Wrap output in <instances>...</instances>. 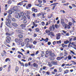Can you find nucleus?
<instances>
[{"label":"nucleus","mask_w":76,"mask_h":76,"mask_svg":"<svg viewBox=\"0 0 76 76\" xmlns=\"http://www.w3.org/2000/svg\"><path fill=\"white\" fill-rule=\"evenodd\" d=\"M12 1L9 0L8 1L7 4H12Z\"/></svg>","instance_id":"72a5a7b5"},{"label":"nucleus","mask_w":76,"mask_h":76,"mask_svg":"<svg viewBox=\"0 0 76 76\" xmlns=\"http://www.w3.org/2000/svg\"><path fill=\"white\" fill-rule=\"evenodd\" d=\"M52 43L53 45H55L56 44V41H54Z\"/></svg>","instance_id":"052dcab7"},{"label":"nucleus","mask_w":76,"mask_h":76,"mask_svg":"<svg viewBox=\"0 0 76 76\" xmlns=\"http://www.w3.org/2000/svg\"><path fill=\"white\" fill-rule=\"evenodd\" d=\"M19 8L17 6H14L13 7L12 9V11L13 12H15V11H16L18 10Z\"/></svg>","instance_id":"39448f33"},{"label":"nucleus","mask_w":76,"mask_h":76,"mask_svg":"<svg viewBox=\"0 0 76 76\" xmlns=\"http://www.w3.org/2000/svg\"><path fill=\"white\" fill-rule=\"evenodd\" d=\"M15 41L16 42H19V40L18 39H15Z\"/></svg>","instance_id":"8fccbe9b"},{"label":"nucleus","mask_w":76,"mask_h":76,"mask_svg":"<svg viewBox=\"0 0 76 76\" xmlns=\"http://www.w3.org/2000/svg\"><path fill=\"white\" fill-rule=\"evenodd\" d=\"M38 20H39V19L38 18L37 19V20H35L34 21V22L35 23H38Z\"/></svg>","instance_id":"e433bc0d"},{"label":"nucleus","mask_w":76,"mask_h":76,"mask_svg":"<svg viewBox=\"0 0 76 76\" xmlns=\"http://www.w3.org/2000/svg\"><path fill=\"white\" fill-rule=\"evenodd\" d=\"M8 13H9V14H10V15H12V11L10 10H9L8 11Z\"/></svg>","instance_id":"bb28decb"},{"label":"nucleus","mask_w":76,"mask_h":76,"mask_svg":"<svg viewBox=\"0 0 76 76\" xmlns=\"http://www.w3.org/2000/svg\"><path fill=\"white\" fill-rule=\"evenodd\" d=\"M62 32H63V33H64V34H66V32H67L66 31L64 30H62Z\"/></svg>","instance_id":"69168bd1"},{"label":"nucleus","mask_w":76,"mask_h":76,"mask_svg":"<svg viewBox=\"0 0 76 76\" xmlns=\"http://www.w3.org/2000/svg\"><path fill=\"white\" fill-rule=\"evenodd\" d=\"M69 26H72V23L71 22H69Z\"/></svg>","instance_id":"49530a36"},{"label":"nucleus","mask_w":76,"mask_h":76,"mask_svg":"<svg viewBox=\"0 0 76 76\" xmlns=\"http://www.w3.org/2000/svg\"><path fill=\"white\" fill-rule=\"evenodd\" d=\"M23 2V1H22L20 2H19L17 4V6H22V5H23L22 3Z\"/></svg>","instance_id":"5701e85b"},{"label":"nucleus","mask_w":76,"mask_h":76,"mask_svg":"<svg viewBox=\"0 0 76 76\" xmlns=\"http://www.w3.org/2000/svg\"><path fill=\"white\" fill-rule=\"evenodd\" d=\"M64 44H67L68 43H69V41L68 40H66V41H64Z\"/></svg>","instance_id":"2f4dec72"},{"label":"nucleus","mask_w":76,"mask_h":76,"mask_svg":"<svg viewBox=\"0 0 76 76\" xmlns=\"http://www.w3.org/2000/svg\"><path fill=\"white\" fill-rule=\"evenodd\" d=\"M33 23L34 26H35V27H37V26L38 25L37 24L36 25V24L35 23V22H33Z\"/></svg>","instance_id":"c03bdc74"},{"label":"nucleus","mask_w":76,"mask_h":76,"mask_svg":"<svg viewBox=\"0 0 76 76\" xmlns=\"http://www.w3.org/2000/svg\"><path fill=\"white\" fill-rule=\"evenodd\" d=\"M55 30V27L54 25H52V31H54Z\"/></svg>","instance_id":"58836bf2"},{"label":"nucleus","mask_w":76,"mask_h":76,"mask_svg":"<svg viewBox=\"0 0 76 76\" xmlns=\"http://www.w3.org/2000/svg\"><path fill=\"white\" fill-rule=\"evenodd\" d=\"M71 42H70L68 44V47L69 48L70 47V45L71 44Z\"/></svg>","instance_id":"338daca9"},{"label":"nucleus","mask_w":76,"mask_h":76,"mask_svg":"<svg viewBox=\"0 0 76 76\" xmlns=\"http://www.w3.org/2000/svg\"><path fill=\"white\" fill-rule=\"evenodd\" d=\"M45 69H46V66H43L42 69V70H45Z\"/></svg>","instance_id":"774afa93"},{"label":"nucleus","mask_w":76,"mask_h":76,"mask_svg":"<svg viewBox=\"0 0 76 76\" xmlns=\"http://www.w3.org/2000/svg\"><path fill=\"white\" fill-rule=\"evenodd\" d=\"M20 26L23 29H25V28L26 27V24H22L20 25Z\"/></svg>","instance_id":"0eeeda50"},{"label":"nucleus","mask_w":76,"mask_h":76,"mask_svg":"<svg viewBox=\"0 0 76 76\" xmlns=\"http://www.w3.org/2000/svg\"><path fill=\"white\" fill-rule=\"evenodd\" d=\"M12 21L13 22H15V21L16 20L14 18H12Z\"/></svg>","instance_id":"5fc2aeb1"},{"label":"nucleus","mask_w":76,"mask_h":76,"mask_svg":"<svg viewBox=\"0 0 76 76\" xmlns=\"http://www.w3.org/2000/svg\"><path fill=\"white\" fill-rule=\"evenodd\" d=\"M49 29V30L50 31H52V30L53 31V30H52V29H53V28L52 26H50Z\"/></svg>","instance_id":"4c0bfd02"},{"label":"nucleus","mask_w":76,"mask_h":76,"mask_svg":"<svg viewBox=\"0 0 76 76\" xmlns=\"http://www.w3.org/2000/svg\"><path fill=\"white\" fill-rule=\"evenodd\" d=\"M37 42L36 41H34L33 42V44L34 45H37Z\"/></svg>","instance_id":"37998d69"},{"label":"nucleus","mask_w":76,"mask_h":76,"mask_svg":"<svg viewBox=\"0 0 76 76\" xmlns=\"http://www.w3.org/2000/svg\"><path fill=\"white\" fill-rule=\"evenodd\" d=\"M26 47L27 48H32L33 47V45H29V44L27 43L26 44Z\"/></svg>","instance_id":"6e6552de"},{"label":"nucleus","mask_w":76,"mask_h":76,"mask_svg":"<svg viewBox=\"0 0 76 76\" xmlns=\"http://www.w3.org/2000/svg\"><path fill=\"white\" fill-rule=\"evenodd\" d=\"M5 32H9V29L8 28L6 27L5 28Z\"/></svg>","instance_id":"4be33fe9"},{"label":"nucleus","mask_w":76,"mask_h":76,"mask_svg":"<svg viewBox=\"0 0 76 76\" xmlns=\"http://www.w3.org/2000/svg\"><path fill=\"white\" fill-rule=\"evenodd\" d=\"M63 58H64V56L62 57H58L57 58V60H58V61H59V60H60Z\"/></svg>","instance_id":"a211bd4d"},{"label":"nucleus","mask_w":76,"mask_h":76,"mask_svg":"<svg viewBox=\"0 0 76 76\" xmlns=\"http://www.w3.org/2000/svg\"><path fill=\"white\" fill-rule=\"evenodd\" d=\"M36 6H38L39 7H41L42 6V5L41 3H39L37 5H36Z\"/></svg>","instance_id":"412c9836"},{"label":"nucleus","mask_w":76,"mask_h":76,"mask_svg":"<svg viewBox=\"0 0 76 76\" xmlns=\"http://www.w3.org/2000/svg\"><path fill=\"white\" fill-rule=\"evenodd\" d=\"M50 34L52 36V37H54L55 36V34H54V33L52 31L50 32Z\"/></svg>","instance_id":"c85d7f7f"},{"label":"nucleus","mask_w":76,"mask_h":76,"mask_svg":"<svg viewBox=\"0 0 76 76\" xmlns=\"http://www.w3.org/2000/svg\"><path fill=\"white\" fill-rule=\"evenodd\" d=\"M5 35L6 36H7L6 37V42L7 43H10L11 41V40L12 39H11V37H10L11 36V34H10L8 32H6L5 33Z\"/></svg>","instance_id":"f257e3e1"},{"label":"nucleus","mask_w":76,"mask_h":76,"mask_svg":"<svg viewBox=\"0 0 76 76\" xmlns=\"http://www.w3.org/2000/svg\"><path fill=\"white\" fill-rule=\"evenodd\" d=\"M70 26H71L69 25H67L66 24V28H67V29H70V28H71L70 27Z\"/></svg>","instance_id":"473e14b6"},{"label":"nucleus","mask_w":76,"mask_h":76,"mask_svg":"<svg viewBox=\"0 0 76 76\" xmlns=\"http://www.w3.org/2000/svg\"><path fill=\"white\" fill-rule=\"evenodd\" d=\"M48 65H49V67H52V65H51V63L50 62H49Z\"/></svg>","instance_id":"864d4df0"},{"label":"nucleus","mask_w":76,"mask_h":76,"mask_svg":"<svg viewBox=\"0 0 76 76\" xmlns=\"http://www.w3.org/2000/svg\"><path fill=\"white\" fill-rule=\"evenodd\" d=\"M68 60H71V58H72V56H71L69 55L68 57Z\"/></svg>","instance_id":"a19ab883"},{"label":"nucleus","mask_w":76,"mask_h":76,"mask_svg":"<svg viewBox=\"0 0 76 76\" xmlns=\"http://www.w3.org/2000/svg\"><path fill=\"white\" fill-rule=\"evenodd\" d=\"M45 32L49 36H50V33L51 32H50V31L49 30H48V29H47L45 31Z\"/></svg>","instance_id":"f8f14e48"},{"label":"nucleus","mask_w":76,"mask_h":76,"mask_svg":"<svg viewBox=\"0 0 76 76\" xmlns=\"http://www.w3.org/2000/svg\"><path fill=\"white\" fill-rule=\"evenodd\" d=\"M11 15H8L7 16V18H8V19H9L10 18H11Z\"/></svg>","instance_id":"de8ad7c7"},{"label":"nucleus","mask_w":76,"mask_h":76,"mask_svg":"<svg viewBox=\"0 0 76 76\" xmlns=\"http://www.w3.org/2000/svg\"><path fill=\"white\" fill-rule=\"evenodd\" d=\"M60 12H61V13L63 12V13H65V11H64V10H61Z\"/></svg>","instance_id":"4d7b16f0"},{"label":"nucleus","mask_w":76,"mask_h":76,"mask_svg":"<svg viewBox=\"0 0 76 76\" xmlns=\"http://www.w3.org/2000/svg\"><path fill=\"white\" fill-rule=\"evenodd\" d=\"M19 12H20V10H18L17 11H15V12H13L14 13V14H19Z\"/></svg>","instance_id":"6ab92c4d"},{"label":"nucleus","mask_w":76,"mask_h":76,"mask_svg":"<svg viewBox=\"0 0 76 76\" xmlns=\"http://www.w3.org/2000/svg\"><path fill=\"white\" fill-rule=\"evenodd\" d=\"M38 1L39 3H42V1L41 0H38Z\"/></svg>","instance_id":"680f3d73"},{"label":"nucleus","mask_w":76,"mask_h":76,"mask_svg":"<svg viewBox=\"0 0 76 76\" xmlns=\"http://www.w3.org/2000/svg\"><path fill=\"white\" fill-rule=\"evenodd\" d=\"M33 66L34 67H38V65L37 64L34 63L33 64Z\"/></svg>","instance_id":"a878e982"},{"label":"nucleus","mask_w":76,"mask_h":76,"mask_svg":"<svg viewBox=\"0 0 76 76\" xmlns=\"http://www.w3.org/2000/svg\"><path fill=\"white\" fill-rule=\"evenodd\" d=\"M58 4V3H55L53 4H52L50 5V6H53L52 9V10H54L55 8H56V5Z\"/></svg>","instance_id":"423d86ee"},{"label":"nucleus","mask_w":76,"mask_h":76,"mask_svg":"<svg viewBox=\"0 0 76 76\" xmlns=\"http://www.w3.org/2000/svg\"><path fill=\"white\" fill-rule=\"evenodd\" d=\"M69 70L68 69H66L64 71V74H67V73H69Z\"/></svg>","instance_id":"393cba45"},{"label":"nucleus","mask_w":76,"mask_h":76,"mask_svg":"<svg viewBox=\"0 0 76 76\" xmlns=\"http://www.w3.org/2000/svg\"><path fill=\"white\" fill-rule=\"evenodd\" d=\"M71 45L74 46V47H76V45L75 44V43L74 42H72L71 43Z\"/></svg>","instance_id":"f704fd0d"},{"label":"nucleus","mask_w":76,"mask_h":76,"mask_svg":"<svg viewBox=\"0 0 76 76\" xmlns=\"http://www.w3.org/2000/svg\"><path fill=\"white\" fill-rule=\"evenodd\" d=\"M35 30L36 32H39V28H36Z\"/></svg>","instance_id":"ea45409f"},{"label":"nucleus","mask_w":76,"mask_h":76,"mask_svg":"<svg viewBox=\"0 0 76 76\" xmlns=\"http://www.w3.org/2000/svg\"><path fill=\"white\" fill-rule=\"evenodd\" d=\"M32 58H30L28 59V61H31L32 60Z\"/></svg>","instance_id":"e2e57ef3"},{"label":"nucleus","mask_w":76,"mask_h":76,"mask_svg":"<svg viewBox=\"0 0 76 76\" xmlns=\"http://www.w3.org/2000/svg\"><path fill=\"white\" fill-rule=\"evenodd\" d=\"M62 46L63 48H64V47H67V45H64V44H62Z\"/></svg>","instance_id":"7c9ffc66"},{"label":"nucleus","mask_w":76,"mask_h":76,"mask_svg":"<svg viewBox=\"0 0 76 76\" xmlns=\"http://www.w3.org/2000/svg\"><path fill=\"white\" fill-rule=\"evenodd\" d=\"M5 20L6 21H8V22L7 21H6L5 22V24L6 25H7V26H8L10 29L12 28V27L10 26V23L11 22V20H10V19H7V18H6L5 19Z\"/></svg>","instance_id":"f03ea898"},{"label":"nucleus","mask_w":76,"mask_h":76,"mask_svg":"<svg viewBox=\"0 0 76 76\" xmlns=\"http://www.w3.org/2000/svg\"><path fill=\"white\" fill-rule=\"evenodd\" d=\"M26 14H27L28 15H29L30 13V12H29V11H26Z\"/></svg>","instance_id":"0e129e2a"},{"label":"nucleus","mask_w":76,"mask_h":76,"mask_svg":"<svg viewBox=\"0 0 76 76\" xmlns=\"http://www.w3.org/2000/svg\"><path fill=\"white\" fill-rule=\"evenodd\" d=\"M29 38H27L25 39L24 42L26 44H29Z\"/></svg>","instance_id":"9b49d317"},{"label":"nucleus","mask_w":76,"mask_h":76,"mask_svg":"<svg viewBox=\"0 0 76 76\" xmlns=\"http://www.w3.org/2000/svg\"><path fill=\"white\" fill-rule=\"evenodd\" d=\"M59 70L60 72H61L62 71V69H61V68L59 67Z\"/></svg>","instance_id":"603ef678"},{"label":"nucleus","mask_w":76,"mask_h":76,"mask_svg":"<svg viewBox=\"0 0 76 76\" xmlns=\"http://www.w3.org/2000/svg\"><path fill=\"white\" fill-rule=\"evenodd\" d=\"M32 6V5H31V4H28L26 6V8L27 9H29V8L31 7Z\"/></svg>","instance_id":"2eb2a0df"},{"label":"nucleus","mask_w":76,"mask_h":76,"mask_svg":"<svg viewBox=\"0 0 76 76\" xmlns=\"http://www.w3.org/2000/svg\"><path fill=\"white\" fill-rule=\"evenodd\" d=\"M56 39H59L60 38V36H61V34L59 33L57 34L56 35Z\"/></svg>","instance_id":"9d476101"},{"label":"nucleus","mask_w":76,"mask_h":76,"mask_svg":"<svg viewBox=\"0 0 76 76\" xmlns=\"http://www.w3.org/2000/svg\"><path fill=\"white\" fill-rule=\"evenodd\" d=\"M24 19V20H26L27 19V18H26V16H24L23 18V19Z\"/></svg>","instance_id":"6e6d98bb"},{"label":"nucleus","mask_w":76,"mask_h":76,"mask_svg":"<svg viewBox=\"0 0 76 76\" xmlns=\"http://www.w3.org/2000/svg\"><path fill=\"white\" fill-rule=\"evenodd\" d=\"M61 23L63 27H64L65 29H66L67 28V24L65 23L64 22V20L62 19L61 20Z\"/></svg>","instance_id":"7ed1b4c3"},{"label":"nucleus","mask_w":76,"mask_h":76,"mask_svg":"<svg viewBox=\"0 0 76 76\" xmlns=\"http://www.w3.org/2000/svg\"><path fill=\"white\" fill-rule=\"evenodd\" d=\"M12 25L15 28L18 27V25L17 23H12Z\"/></svg>","instance_id":"dca6fc26"},{"label":"nucleus","mask_w":76,"mask_h":76,"mask_svg":"<svg viewBox=\"0 0 76 76\" xmlns=\"http://www.w3.org/2000/svg\"><path fill=\"white\" fill-rule=\"evenodd\" d=\"M24 44H25L24 43V42H23L21 43V45L22 46V47H23Z\"/></svg>","instance_id":"bf43d9fd"},{"label":"nucleus","mask_w":76,"mask_h":76,"mask_svg":"<svg viewBox=\"0 0 76 76\" xmlns=\"http://www.w3.org/2000/svg\"><path fill=\"white\" fill-rule=\"evenodd\" d=\"M18 62L20 64H21V66H23V67H24V64H23V63H22V62H21V61H19Z\"/></svg>","instance_id":"cd10ccee"},{"label":"nucleus","mask_w":76,"mask_h":76,"mask_svg":"<svg viewBox=\"0 0 76 76\" xmlns=\"http://www.w3.org/2000/svg\"><path fill=\"white\" fill-rule=\"evenodd\" d=\"M31 10L32 12H34V13H37V12H38V10L37 9H35L34 7H32L31 9Z\"/></svg>","instance_id":"1a4fd4ad"},{"label":"nucleus","mask_w":76,"mask_h":76,"mask_svg":"<svg viewBox=\"0 0 76 76\" xmlns=\"http://www.w3.org/2000/svg\"><path fill=\"white\" fill-rule=\"evenodd\" d=\"M26 17H27V18H28V19H31L30 16H29V15H26Z\"/></svg>","instance_id":"3c124183"},{"label":"nucleus","mask_w":76,"mask_h":76,"mask_svg":"<svg viewBox=\"0 0 76 76\" xmlns=\"http://www.w3.org/2000/svg\"><path fill=\"white\" fill-rule=\"evenodd\" d=\"M46 14V13H43V12H42L40 13H39L37 14V16H41L42 18L43 19H44L45 18V16H44V15H45Z\"/></svg>","instance_id":"20e7f679"},{"label":"nucleus","mask_w":76,"mask_h":76,"mask_svg":"<svg viewBox=\"0 0 76 76\" xmlns=\"http://www.w3.org/2000/svg\"><path fill=\"white\" fill-rule=\"evenodd\" d=\"M51 64L53 65H57V61H52L51 62Z\"/></svg>","instance_id":"ddd939ff"},{"label":"nucleus","mask_w":76,"mask_h":76,"mask_svg":"<svg viewBox=\"0 0 76 76\" xmlns=\"http://www.w3.org/2000/svg\"><path fill=\"white\" fill-rule=\"evenodd\" d=\"M48 39H49L48 38H46V39H44V41H45V42H48Z\"/></svg>","instance_id":"79ce46f5"},{"label":"nucleus","mask_w":76,"mask_h":76,"mask_svg":"<svg viewBox=\"0 0 76 76\" xmlns=\"http://www.w3.org/2000/svg\"><path fill=\"white\" fill-rule=\"evenodd\" d=\"M18 37L20 38H23V35L22 34H19L18 35Z\"/></svg>","instance_id":"c9c22d12"},{"label":"nucleus","mask_w":76,"mask_h":76,"mask_svg":"<svg viewBox=\"0 0 76 76\" xmlns=\"http://www.w3.org/2000/svg\"><path fill=\"white\" fill-rule=\"evenodd\" d=\"M20 14L21 16H23L24 15V14L23 12H20Z\"/></svg>","instance_id":"09e8293b"},{"label":"nucleus","mask_w":76,"mask_h":76,"mask_svg":"<svg viewBox=\"0 0 76 76\" xmlns=\"http://www.w3.org/2000/svg\"><path fill=\"white\" fill-rule=\"evenodd\" d=\"M41 23L42 26H44V25H45V23L44 21L42 22Z\"/></svg>","instance_id":"a18cd8bd"},{"label":"nucleus","mask_w":76,"mask_h":76,"mask_svg":"<svg viewBox=\"0 0 76 76\" xmlns=\"http://www.w3.org/2000/svg\"><path fill=\"white\" fill-rule=\"evenodd\" d=\"M15 70V73L16 74H17V72L19 71V68L18 66L16 67Z\"/></svg>","instance_id":"aec40b11"},{"label":"nucleus","mask_w":76,"mask_h":76,"mask_svg":"<svg viewBox=\"0 0 76 76\" xmlns=\"http://www.w3.org/2000/svg\"><path fill=\"white\" fill-rule=\"evenodd\" d=\"M23 22L24 23H26L27 22V21L26 20H23Z\"/></svg>","instance_id":"13d9d810"},{"label":"nucleus","mask_w":76,"mask_h":76,"mask_svg":"<svg viewBox=\"0 0 76 76\" xmlns=\"http://www.w3.org/2000/svg\"><path fill=\"white\" fill-rule=\"evenodd\" d=\"M3 52H4L3 53V52H2L1 53V56H4V55H5V54H6V51H5V50H3Z\"/></svg>","instance_id":"f3484780"},{"label":"nucleus","mask_w":76,"mask_h":76,"mask_svg":"<svg viewBox=\"0 0 76 76\" xmlns=\"http://www.w3.org/2000/svg\"><path fill=\"white\" fill-rule=\"evenodd\" d=\"M10 61L11 60L10 59V58H7L5 60V62H7V61Z\"/></svg>","instance_id":"c756f323"},{"label":"nucleus","mask_w":76,"mask_h":76,"mask_svg":"<svg viewBox=\"0 0 76 76\" xmlns=\"http://www.w3.org/2000/svg\"><path fill=\"white\" fill-rule=\"evenodd\" d=\"M49 54L50 56L52 57H55L56 56V54L54 53H52V51L49 52Z\"/></svg>","instance_id":"4468645a"},{"label":"nucleus","mask_w":76,"mask_h":76,"mask_svg":"<svg viewBox=\"0 0 76 76\" xmlns=\"http://www.w3.org/2000/svg\"><path fill=\"white\" fill-rule=\"evenodd\" d=\"M50 60H52V61L55 60V58L54 57V56H51L50 57Z\"/></svg>","instance_id":"b1692460"}]
</instances>
